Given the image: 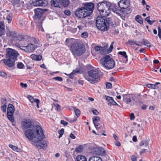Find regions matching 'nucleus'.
<instances>
[{"instance_id": "nucleus-1", "label": "nucleus", "mask_w": 161, "mask_h": 161, "mask_svg": "<svg viewBox=\"0 0 161 161\" xmlns=\"http://www.w3.org/2000/svg\"><path fill=\"white\" fill-rule=\"evenodd\" d=\"M23 129H30L26 130L25 134L29 140L31 141L33 144L36 148H43L47 145V142L43 141L45 136L42 127L38 125L33 126V123L29 119H25L21 122Z\"/></svg>"}, {"instance_id": "nucleus-2", "label": "nucleus", "mask_w": 161, "mask_h": 161, "mask_svg": "<svg viewBox=\"0 0 161 161\" xmlns=\"http://www.w3.org/2000/svg\"><path fill=\"white\" fill-rule=\"evenodd\" d=\"M110 4V3L106 2H102L97 4V7L101 16L105 18L108 16L110 12V9H112V11L116 14L121 15L122 11L115 5H114V8H112L113 6L111 7Z\"/></svg>"}, {"instance_id": "nucleus-3", "label": "nucleus", "mask_w": 161, "mask_h": 161, "mask_svg": "<svg viewBox=\"0 0 161 161\" xmlns=\"http://www.w3.org/2000/svg\"><path fill=\"white\" fill-rule=\"evenodd\" d=\"M73 41L72 39H67L65 41L66 44L68 45L69 43H73L70 49V51L74 55L80 56L85 52V48L81 44Z\"/></svg>"}, {"instance_id": "nucleus-4", "label": "nucleus", "mask_w": 161, "mask_h": 161, "mask_svg": "<svg viewBox=\"0 0 161 161\" xmlns=\"http://www.w3.org/2000/svg\"><path fill=\"white\" fill-rule=\"evenodd\" d=\"M84 77L90 83L93 84L97 82L99 80L100 74L97 69L93 68L88 70L87 75Z\"/></svg>"}, {"instance_id": "nucleus-5", "label": "nucleus", "mask_w": 161, "mask_h": 161, "mask_svg": "<svg viewBox=\"0 0 161 161\" xmlns=\"http://www.w3.org/2000/svg\"><path fill=\"white\" fill-rule=\"evenodd\" d=\"M103 17L98 16L96 20V25L97 28L102 31L107 30L108 26L111 22L110 21L106 20Z\"/></svg>"}, {"instance_id": "nucleus-6", "label": "nucleus", "mask_w": 161, "mask_h": 161, "mask_svg": "<svg viewBox=\"0 0 161 161\" xmlns=\"http://www.w3.org/2000/svg\"><path fill=\"white\" fill-rule=\"evenodd\" d=\"M100 63L102 65L108 69H113L115 66L114 60L109 55H106L100 59Z\"/></svg>"}, {"instance_id": "nucleus-7", "label": "nucleus", "mask_w": 161, "mask_h": 161, "mask_svg": "<svg viewBox=\"0 0 161 161\" xmlns=\"http://www.w3.org/2000/svg\"><path fill=\"white\" fill-rule=\"evenodd\" d=\"M19 55V54L16 51L13 49L8 48L6 50V58L16 60L17 57Z\"/></svg>"}, {"instance_id": "nucleus-8", "label": "nucleus", "mask_w": 161, "mask_h": 161, "mask_svg": "<svg viewBox=\"0 0 161 161\" xmlns=\"http://www.w3.org/2000/svg\"><path fill=\"white\" fill-rule=\"evenodd\" d=\"M87 11L85 10L84 7L78 8L75 12V15L78 17L83 18L89 16V13H88Z\"/></svg>"}, {"instance_id": "nucleus-9", "label": "nucleus", "mask_w": 161, "mask_h": 161, "mask_svg": "<svg viewBox=\"0 0 161 161\" xmlns=\"http://www.w3.org/2000/svg\"><path fill=\"white\" fill-rule=\"evenodd\" d=\"M3 61L4 64L8 67H15V62L16 61L15 59L6 58L3 59Z\"/></svg>"}, {"instance_id": "nucleus-10", "label": "nucleus", "mask_w": 161, "mask_h": 161, "mask_svg": "<svg viewBox=\"0 0 161 161\" xmlns=\"http://www.w3.org/2000/svg\"><path fill=\"white\" fill-rule=\"evenodd\" d=\"M23 47L24 49L22 48V50L27 52H32L36 48L35 45L31 43H29L27 46Z\"/></svg>"}, {"instance_id": "nucleus-11", "label": "nucleus", "mask_w": 161, "mask_h": 161, "mask_svg": "<svg viewBox=\"0 0 161 161\" xmlns=\"http://www.w3.org/2000/svg\"><path fill=\"white\" fill-rule=\"evenodd\" d=\"M118 4L119 7L121 9L127 8L129 5V3L127 0H121Z\"/></svg>"}, {"instance_id": "nucleus-12", "label": "nucleus", "mask_w": 161, "mask_h": 161, "mask_svg": "<svg viewBox=\"0 0 161 161\" xmlns=\"http://www.w3.org/2000/svg\"><path fill=\"white\" fill-rule=\"evenodd\" d=\"M85 10L87 11L88 13H89V15L92 12L93 10L94 9V5L92 3H88L85 4H84Z\"/></svg>"}, {"instance_id": "nucleus-13", "label": "nucleus", "mask_w": 161, "mask_h": 161, "mask_svg": "<svg viewBox=\"0 0 161 161\" xmlns=\"http://www.w3.org/2000/svg\"><path fill=\"white\" fill-rule=\"evenodd\" d=\"M92 150L94 154L97 155H100L105 152L103 148L100 147H94Z\"/></svg>"}, {"instance_id": "nucleus-14", "label": "nucleus", "mask_w": 161, "mask_h": 161, "mask_svg": "<svg viewBox=\"0 0 161 161\" xmlns=\"http://www.w3.org/2000/svg\"><path fill=\"white\" fill-rule=\"evenodd\" d=\"M134 96V94L123 95V101L128 103L131 102V98H132Z\"/></svg>"}, {"instance_id": "nucleus-15", "label": "nucleus", "mask_w": 161, "mask_h": 161, "mask_svg": "<svg viewBox=\"0 0 161 161\" xmlns=\"http://www.w3.org/2000/svg\"><path fill=\"white\" fill-rule=\"evenodd\" d=\"M104 99L109 103L114 105H118L117 103L111 97L105 95L104 97Z\"/></svg>"}, {"instance_id": "nucleus-16", "label": "nucleus", "mask_w": 161, "mask_h": 161, "mask_svg": "<svg viewBox=\"0 0 161 161\" xmlns=\"http://www.w3.org/2000/svg\"><path fill=\"white\" fill-rule=\"evenodd\" d=\"M35 13L36 17L39 18L40 17L43 13V11L42 9L40 8H38L35 10Z\"/></svg>"}, {"instance_id": "nucleus-17", "label": "nucleus", "mask_w": 161, "mask_h": 161, "mask_svg": "<svg viewBox=\"0 0 161 161\" xmlns=\"http://www.w3.org/2000/svg\"><path fill=\"white\" fill-rule=\"evenodd\" d=\"M7 35L8 36L11 37L14 39L16 38L17 35V34L15 31H8L7 32Z\"/></svg>"}, {"instance_id": "nucleus-18", "label": "nucleus", "mask_w": 161, "mask_h": 161, "mask_svg": "<svg viewBox=\"0 0 161 161\" xmlns=\"http://www.w3.org/2000/svg\"><path fill=\"white\" fill-rule=\"evenodd\" d=\"M14 106L11 104H9L8 105L7 110V113L12 114L14 113Z\"/></svg>"}, {"instance_id": "nucleus-19", "label": "nucleus", "mask_w": 161, "mask_h": 161, "mask_svg": "<svg viewBox=\"0 0 161 161\" xmlns=\"http://www.w3.org/2000/svg\"><path fill=\"white\" fill-rule=\"evenodd\" d=\"M75 161H87L86 158L82 155H77L75 158Z\"/></svg>"}, {"instance_id": "nucleus-20", "label": "nucleus", "mask_w": 161, "mask_h": 161, "mask_svg": "<svg viewBox=\"0 0 161 161\" xmlns=\"http://www.w3.org/2000/svg\"><path fill=\"white\" fill-rule=\"evenodd\" d=\"M4 25L3 22H0V36L4 34L5 33Z\"/></svg>"}, {"instance_id": "nucleus-21", "label": "nucleus", "mask_w": 161, "mask_h": 161, "mask_svg": "<svg viewBox=\"0 0 161 161\" xmlns=\"http://www.w3.org/2000/svg\"><path fill=\"white\" fill-rule=\"evenodd\" d=\"M51 5L55 7H58L60 5V0H51Z\"/></svg>"}, {"instance_id": "nucleus-22", "label": "nucleus", "mask_w": 161, "mask_h": 161, "mask_svg": "<svg viewBox=\"0 0 161 161\" xmlns=\"http://www.w3.org/2000/svg\"><path fill=\"white\" fill-rule=\"evenodd\" d=\"M41 0H35L34 1H32L31 4L34 6H41Z\"/></svg>"}, {"instance_id": "nucleus-23", "label": "nucleus", "mask_w": 161, "mask_h": 161, "mask_svg": "<svg viewBox=\"0 0 161 161\" xmlns=\"http://www.w3.org/2000/svg\"><path fill=\"white\" fill-rule=\"evenodd\" d=\"M88 161H103L101 158L97 156H92L90 157Z\"/></svg>"}, {"instance_id": "nucleus-24", "label": "nucleus", "mask_w": 161, "mask_h": 161, "mask_svg": "<svg viewBox=\"0 0 161 161\" xmlns=\"http://www.w3.org/2000/svg\"><path fill=\"white\" fill-rule=\"evenodd\" d=\"M31 58L34 60H40L42 59V56L40 55H36L35 54H31Z\"/></svg>"}, {"instance_id": "nucleus-25", "label": "nucleus", "mask_w": 161, "mask_h": 161, "mask_svg": "<svg viewBox=\"0 0 161 161\" xmlns=\"http://www.w3.org/2000/svg\"><path fill=\"white\" fill-rule=\"evenodd\" d=\"M14 113L8 114L7 113V116L8 119L11 122H14V117L13 116Z\"/></svg>"}, {"instance_id": "nucleus-26", "label": "nucleus", "mask_w": 161, "mask_h": 161, "mask_svg": "<svg viewBox=\"0 0 161 161\" xmlns=\"http://www.w3.org/2000/svg\"><path fill=\"white\" fill-rule=\"evenodd\" d=\"M135 20L139 23L140 24H143V20L141 17L138 15H137L135 18Z\"/></svg>"}, {"instance_id": "nucleus-27", "label": "nucleus", "mask_w": 161, "mask_h": 161, "mask_svg": "<svg viewBox=\"0 0 161 161\" xmlns=\"http://www.w3.org/2000/svg\"><path fill=\"white\" fill-rule=\"evenodd\" d=\"M69 0H62L61 3L62 5L64 7H67L69 3Z\"/></svg>"}, {"instance_id": "nucleus-28", "label": "nucleus", "mask_w": 161, "mask_h": 161, "mask_svg": "<svg viewBox=\"0 0 161 161\" xmlns=\"http://www.w3.org/2000/svg\"><path fill=\"white\" fill-rule=\"evenodd\" d=\"M79 72V70L78 69H76L75 70H74L69 75V78H72L74 75H75L76 73H78Z\"/></svg>"}, {"instance_id": "nucleus-29", "label": "nucleus", "mask_w": 161, "mask_h": 161, "mask_svg": "<svg viewBox=\"0 0 161 161\" xmlns=\"http://www.w3.org/2000/svg\"><path fill=\"white\" fill-rule=\"evenodd\" d=\"M9 147L15 151L19 152L20 151V149L15 146L13 145L12 144H9Z\"/></svg>"}, {"instance_id": "nucleus-30", "label": "nucleus", "mask_w": 161, "mask_h": 161, "mask_svg": "<svg viewBox=\"0 0 161 161\" xmlns=\"http://www.w3.org/2000/svg\"><path fill=\"white\" fill-rule=\"evenodd\" d=\"M118 53L122 56L123 57H124L126 59V61L127 62V56L126 54V53L125 52H119Z\"/></svg>"}, {"instance_id": "nucleus-31", "label": "nucleus", "mask_w": 161, "mask_h": 161, "mask_svg": "<svg viewBox=\"0 0 161 161\" xmlns=\"http://www.w3.org/2000/svg\"><path fill=\"white\" fill-rule=\"evenodd\" d=\"M28 98L31 103L35 102L36 103V100L38 99H34L32 96L31 95H28Z\"/></svg>"}, {"instance_id": "nucleus-32", "label": "nucleus", "mask_w": 161, "mask_h": 161, "mask_svg": "<svg viewBox=\"0 0 161 161\" xmlns=\"http://www.w3.org/2000/svg\"><path fill=\"white\" fill-rule=\"evenodd\" d=\"M128 42L129 44L130 45H134L135 44L138 46H141V44H137V43H136V41L132 40H129Z\"/></svg>"}, {"instance_id": "nucleus-33", "label": "nucleus", "mask_w": 161, "mask_h": 161, "mask_svg": "<svg viewBox=\"0 0 161 161\" xmlns=\"http://www.w3.org/2000/svg\"><path fill=\"white\" fill-rule=\"evenodd\" d=\"M24 67V64L21 62H18L17 64V68L22 69Z\"/></svg>"}, {"instance_id": "nucleus-34", "label": "nucleus", "mask_w": 161, "mask_h": 161, "mask_svg": "<svg viewBox=\"0 0 161 161\" xmlns=\"http://www.w3.org/2000/svg\"><path fill=\"white\" fill-rule=\"evenodd\" d=\"M15 40H17L19 41H23L24 39V36L21 35H17L16 38L15 39Z\"/></svg>"}, {"instance_id": "nucleus-35", "label": "nucleus", "mask_w": 161, "mask_h": 161, "mask_svg": "<svg viewBox=\"0 0 161 161\" xmlns=\"http://www.w3.org/2000/svg\"><path fill=\"white\" fill-rule=\"evenodd\" d=\"M143 42L144 44L146 46L149 47H151V45L148 41L145 40H143Z\"/></svg>"}, {"instance_id": "nucleus-36", "label": "nucleus", "mask_w": 161, "mask_h": 161, "mask_svg": "<svg viewBox=\"0 0 161 161\" xmlns=\"http://www.w3.org/2000/svg\"><path fill=\"white\" fill-rule=\"evenodd\" d=\"M93 124L96 128V129H98V126L99 125L98 123V122H96L94 121H93ZM99 128L100 129H101L102 128V125H99Z\"/></svg>"}, {"instance_id": "nucleus-37", "label": "nucleus", "mask_w": 161, "mask_h": 161, "mask_svg": "<svg viewBox=\"0 0 161 161\" xmlns=\"http://www.w3.org/2000/svg\"><path fill=\"white\" fill-rule=\"evenodd\" d=\"M12 19V14H8L6 18V19L8 20V23H9L11 22Z\"/></svg>"}, {"instance_id": "nucleus-38", "label": "nucleus", "mask_w": 161, "mask_h": 161, "mask_svg": "<svg viewBox=\"0 0 161 161\" xmlns=\"http://www.w3.org/2000/svg\"><path fill=\"white\" fill-rule=\"evenodd\" d=\"M75 115L77 117L80 116V110L78 109H76L75 110Z\"/></svg>"}, {"instance_id": "nucleus-39", "label": "nucleus", "mask_w": 161, "mask_h": 161, "mask_svg": "<svg viewBox=\"0 0 161 161\" xmlns=\"http://www.w3.org/2000/svg\"><path fill=\"white\" fill-rule=\"evenodd\" d=\"M82 146H79L76 149L75 151L77 152L80 153L82 151Z\"/></svg>"}, {"instance_id": "nucleus-40", "label": "nucleus", "mask_w": 161, "mask_h": 161, "mask_svg": "<svg viewBox=\"0 0 161 161\" xmlns=\"http://www.w3.org/2000/svg\"><path fill=\"white\" fill-rule=\"evenodd\" d=\"M144 145H145V147L147 148L148 147V143L145 142L143 141H142L140 144V145L141 146H143Z\"/></svg>"}, {"instance_id": "nucleus-41", "label": "nucleus", "mask_w": 161, "mask_h": 161, "mask_svg": "<svg viewBox=\"0 0 161 161\" xmlns=\"http://www.w3.org/2000/svg\"><path fill=\"white\" fill-rule=\"evenodd\" d=\"M47 4V1H43L41 0V6L45 7Z\"/></svg>"}, {"instance_id": "nucleus-42", "label": "nucleus", "mask_w": 161, "mask_h": 161, "mask_svg": "<svg viewBox=\"0 0 161 161\" xmlns=\"http://www.w3.org/2000/svg\"><path fill=\"white\" fill-rule=\"evenodd\" d=\"M88 33L87 32H85L81 34V36L84 38H86L88 37Z\"/></svg>"}, {"instance_id": "nucleus-43", "label": "nucleus", "mask_w": 161, "mask_h": 161, "mask_svg": "<svg viewBox=\"0 0 161 161\" xmlns=\"http://www.w3.org/2000/svg\"><path fill=\"white\" fill-rule=\"evenodd\" d=\"M64 132V130L63 129H62L61 130L58 131V133L59 134V138H60L63 135Z\"/></svg>"}, {"instance_id": "nucleus-44", "label": "nucleus", "mask_w": 161, "mask_h": 161, "mask_svg": "<svg viewBox=\"0 0 161 161\" xmlns=\"http://www.w3.org/2000/svg\"><path fill=\"white\" fill-rule=\"evenodd\" d=\"M100 120L99 117L98 116H94L92 118L93 121L99 122Z\"/></svg>"}, {"instance_id": "nucleus-45", "label": "nucleus", "mask_w": 161, "mask_h": 161, "mask_svg": "<svg viewBox=\"0 0 161 161\" xmlns=\"http://www.w3.org/2000/svg\"><path fill=\"white\" fill-rule=\"evenodd\" d=\"M7 75L6 73L2 71H0V76L5 77H6Z\"/></svg>"}, {"instance_id": "nucleus-46", "label": "nucleus", "mask_w": 161, "mask_h": 161, "mask_svg": "<svg viewBox=\"0 0 161 161\" xmlns=\"http://www.w3.org/2000/svg\"><path fill=\"white\" fill-rule=\"evenodd\" d=\"M158 36L161 40V28L160 27H158Z\"/></svg>"}, {"instance_id": "nucleus-47", "label": "nucleus", "mask_w": 161, "mask_h": 161, "mask_svg": "<svg viewBox=\"0 0 161 161\" xmlns=\"http://www.w3.org/2000/svg\"><path fill=\"white\" fill-rule=\"evenodd\" d=\"M1 101L2 103L3 104V105H6L7 103V100L6 98H2L1 99Z\"/></svg>"}, {"instance_id": "nucleus-48", "label": "nucleus", "mask_w": 161, "mask_h": 161, "mask_svg": "<svg viewBox=\"0 0 161 161\" xmlns=\"http://www.w3.org/2000/svg\"><path fill=\"white\" fill-rule=\"evenodd\" d=\"M147 86L149 88H152L153 89H155V85L153 84H148L147 85Z\"/></svg>"}, {"instance_id": "nucleus-49", "label": "nucleus", "mask_w": 161, "mask_h": 161, "mask_svg": "<svg viewBox=\"0 0 161 161\" xmlns=\"http://www.w3.org/2000/svg\"><path fill=\"white\" fill-rule=\"evenodd\" d=\"M6 105H3L1 106V109L3 112H5L6 109Z\"/></svg>"}, {"instance_id": "nucleus-50", "label": "nucleus", "mask_w": 161, "mask_h": 161, "mask_svg": "<svg viewBox=\"0 0 161 161\" xmlns=\"http://www.w3.org/2000/svg\"><path fill=\"white\" fill-rule=\"evenodd\" d=\"M113 43H114V42H113L110 45V47L109 48V49L108 50V51L109 52H111L112 49H113Z\"/></svg>"}, {"instance_id": "nucleus-51", "label": "nucleus", "mask_w": 161, "mask_h": 161, "mask_svg": "<svg viewBox=\"0 0 161 161\" xmlns=\"http://www.w3.org/2000/svg\"><path fill=\"white\" fill-rule=\"evenodd\" d=\"M103 47H99L98 46H95V49L97 51H100L101 49H103Z\"/></svg>"}, {"instance_id": "nucleus-52", "label": "nucleus", "mask_w": 161, "mask_h": 161, "mask_svg": "<svg viewBox=\"0 0 161 161\" xmlns=\"http://www.w3.org/2000/svg\"><path fill=\"white\" fill-rule=\"evenodd\" d=\"M53 79H54L56 80H58V81H61L63 80L62 78L61 77H59V76H57V77H54L53 78Z\"/></svg>"}, {"instance_id": "nucleus-53", "label": "nucleus", "mask_w": 161, "mask_h": 161, "mask_svg": "<svg viewBox=\"0 0 161 161\" xmlns=\"http://www.w3.org/2000/svg\"><path fill=\"white\" fill-rule=\"evenodd\" d=\"M20 85L22 87L26 88H27V86L26 83L24 84L23 83L21 82L20 83Z\"/></svg>"}, {"instance_id": "nucleus-54", "label": "nucleus", "mask_w": 161, "mask_h": 161, "mask_svg": "<svg viewBox=\"0 0 161 161\" xmlns=\"http://www.w3.org/2000/svg\"><path fill=\"white\" fill-rule=\"evenodd\" d=\"M64 13L65 15L67 16H69L70 14V12L69 10H65L64 12Z\"/></svg>"}, {"instance_id": "nucleus-55", "label": "nucleus", "mask_w": 161, "mask_h": 161, "mask_svg": "<svg viewBox=\"0 0 161 161\" xmlns=\"http://www.w3.org/2000/svg\"><path fill=\"white\" fill-rule=\"evenodd\" d=\"M132 161H136V156L133 155L131 157Z\"/></svg>"}, {"instance_id": "nucleus-56", "label": "nucleus", "mask_w": 161, "mask_h": 161, "mask_svg": "<svg viewBox=\"0 0 161 161\" xmlns=\"http://www.w3.org/2000/svg\"><path fill=\"white\" fill-rule=\"evenodd\" d=\"M61 124H63L65 126L68 125V122L64 121V120H61Z\"/></svg>"}, {"instance_id": "nucleus-57", "label": "nucleus", "mask_w": 161, "mask_h": 161, "mask_svg": "<svg viewBox=\"0 0 161 161\" xmlns=\"http://www.w3.org/2000/svg\"><path fill=\"white\" fill-rule=\"evenodd\" d=\"M93 114L95 115H97L99 113L96 109H93L92 111Z\"/></svg>"}, {"instance_id": "nucleus-58", "label": "nucleus", "mask_w": 161, "mask_h": 161, "mask_svg": "<svg viewBox=\"0 0 161 161\" xmlns=\"http://www.w3.org/2000/svg\"><path fill=\"white\" fill-rule=\"evenodd\" d=\"M15 45L16 47L19 48L21 50H22V48H21V47L24 48L23 47H25V46H20V45L18 43H16V44H15Z\"/></svg>"}, {"instance_id": "nucleus-59", "label": "nucleus", "mask_w": 161, "mask_h": 161, "mask_svg": "<svg viewBox=\"0 0 161 161\" xmlns=\"http://www.w3.org/2000/svg\"><path fill=\"white\" fill-rule=\"evenodd\" d=\"M112 87V84L110 83H108L106 84V88H111Z\"/></svg>"}, {"instance_id": "nucleus-60", "label": "nucleus", "mask_w": 161, "mask_h": 161, "mask_svg": "<svg viewBox=\"0 0 161 161\" xmlns=\"http://www.w3.org/2000/svg\"><path fill=\"white\" fill-rule=\"evenodd\" d=\"M36 107L37 108H39V104L40 103V100L39 99H37L36 100Z\"/></svg>"}, {"instance_id": "nucleus-61", "label": "nucleus", "mask_w": 161, "mask_h": 161, "mask_svg": "<svg viewBox=\"0 0 161 161\" xmlns=\"http://www.w3.org/2000/svg\"><path fill=\"white\" fill-rule=\"evenodd\" d=\"M130 119L131 120H133L135 118V116L133 113H131L130 114Z\"/></svg>"}, {"instance_id": "nucleus-62", "label": "nucleus", "mask_w": 161, "mask_h": 161, "mask_svg": "<svg viewBox=\"0 0 161 161\" xmlns=\"http://www.w3.org/2000/svg\"><path fill=\"white\" fill-rule=\"evenodd\" d=\"M69 137L72 139H74L75 138V136L74 134L72 133L70 134Z\"/></svg>"}, {"instance_id": "nucleus-63", "label": "nucleus", "mask_w": 161, "mask_h": 161, "mask_svg": "<svg viewBox=\"0 0 161 161\" xmlns=\"http://www.w3.org/2000/svg\"><path fill=\"white\" fill-rule=\"evenodd\" d=\"M103 49H101V50H100V53L102 54H103L105 53V48H104V47H103Z\"/></svg>"}, {"instance_id": "nucleus-64", "label": "nucleus", "mask_w": 161, "mask_h": 161, "mask_svg": "<svg viewBox=\"0 0 161 161\" xmlns=\"http://www.w3.org/2000/svg\"><path fill=\"white\" fill-rule=\"evenodd\" d=\"M32 41H33L35 44L37 43V41L36 40V39L34 37H33L32 38Z\"/></svg>"}]
</instances>
